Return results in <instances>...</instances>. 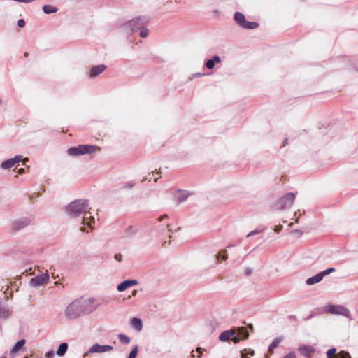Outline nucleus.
<instances>
[{"label": "nucleus", "instance_id": "8fccbe9b", "mask_svg": "<svg viewBox=\"0 0 358 358\" xmlns=\"http://www.w3.org/2000/svg\"><path fill=\"white\" fill-rule=\"evenodd\" d=\"M241 357H242V358H247V357H244V354L243 353L241 354Z\"/></svg>", "mask_w": 358, "mask_h": 358}, {"label": "nucleus", "instance_id": "e433bc0d", "mask_svg": "<svg viewBox=\"0 0 358 358\" xmlns=\"http://www.w3.org/2000/svg\"><path fill=\"white\" fill-rule=\"evenodd\" d=\"M282 229V225H279V226H276L275 228H274V231L276 232V233H279Z\"/></svg>", "mask_w": 358, "mask_h": 358}, {"label": "nucleus", "instance_id": "473e14b6", "mask_svg": "<svg viewBox=\"0 0 358 358\" xmlns=\"http://www.w3.org/2000/svg\"><path fill=\"white\" fill-rule=\"evenodd\" d=\"M55 355V352L52 350L48 351L45 353L46 358H53Z\"/></svg>", "mask_w": 358, "mask_h": 358}, {"label": "nucleus", "instance_id": "423d86ee", "mask_svg": "<svg viewBox=\"0 0 358 358\" xmlns=\"http://www.w3.org/2000/svg\"><path fill=\"white\" fill-rule=\"evenodd\" d=\"M295 194L294 193H288L281 197L277 202V208L280 210H283L290 207L294 200Z\"/></svg>", "mask_w": 358, "mask_h": 358}, {"label": "nucleus", "instance_id": "f8f14e48", "mask_svg": "<svg viewBox=\"0 0 358 358\" xmlns=\"http://www.w3.org/2000/svg\"><path fill=\"white\" fill-rule=\"evenodd\" d=\"M327 358H351L349 353L345 351H341L336 354V348H331L327 352Z\"/></svg>", "mask_w": 358, "mask_h": 358}, {"label": "nucleus", "instance_id": "39448f33", "mask_svg": "<svg viewBox=\"0 0 358 358\" xmlns=\"http://www.w3.org/2000/svg\"><path fill=\"white\" fill-rule=\"evenodd\" d=\"M234 19L237 24L243 29H253L259 25L258 23L246 21L244 15L239 12L234 13Z\"/></svg>", "mask_w": 358, "mask_h": 358}, {"label": "nucleus", "instance_id": "49530a36", "mask_svg": "<svg viewBox=\"0 0 358 358\" xmlns=\"http://www.w3.org/2000/svg\"><path fill=\"white\" fill-rule=\"evenodd\" d=\"M196 351H198L199 352H200V355L201 354V348H196Z\"/></svg>", "mask_w": 358, "mask_h": 358}, {"label": "nucleus", "instance_id": "6e6552de", "mask_svg": "<svg viewBox=\"0 0 358 358\" xmlns=\"http://www.w3.org/2000/svg\"><path fill=\"white\" fill-rule=\"evenodd\" d=\"M21 161L23 162V164H25V162L28 161V159L27 158L22 159V155H16L13 158L8 159L3 162V163L1 165V167L3 169H8L14 166L17 163H19Z\"/></svg>", "mask_w": 358, "mask_h": 358}, {"label": "nucleus", "instance_id": "5701e85b", "mask_svg": "<svg viewBox=\"0 0 358 358\" xmlns=\"http://www.w3.org/2000/svg\"><path fill=\"white\" fill-rule=\"evenodd\" d=\"M68 349V344L66 343H62L59 345L57 350V355L58 356H64L65 353L66 352Z\"/></svg>", "mask_w": 358, "mask_h": 358}, {"label": "nucleus", "instance_id": "f704fd0d", "mask_svg": "<svg viewBox=\"0 0 358 358\" xmlns=\"http://www.w3.org/2000/svg\"><path fill=\"white\" fill-rule=\"evenodd\" d=\"M283 358H296V355L294 352H289Z\"/></svg>", "mask_w": 358, "mask_h": 358}, {"label": "nucleus", "instance_id": "cd10ccee", "mask_svg": "<svg viewBox=\"0 0 358 358\" xmlns=\"http://www.w3.org/2000/svg\"><path fill=\"white\" fill-rule=\"evenodd\" d=\"M138 348L137 345H136L132 350L130 352L129 355V357H131V358H136V356H137V354H138Z\"/></svg>", "mask_w": 358, "mask_h": 358}, {"label": "nucleus", "instance_id": "ea45409f", "mask_svg": "<svg viewBox=\"0 0 358 358\" xmlns=\"http://www.w3.org/2000/svg\"><path fill=\"white\" fill-rule=\"evenodd\" d=\"M80 230H81L82 231H85V232H87V233H88V232H89V231H88L87 229H86L85 227H82L80 228Z\"/></svg>", "mask_w": 358, "mask_h": 358}, {"label": "nucleus", "instance_id": "aec40b11", "mask_svg": "<svg viewBox=\"0 0 358 358\" xmlns=\"http://www.w3.org/2000/svg\"><path fill=\"white\" fill-rule=\"evenodd\" d=\"M221 62V59L220 58L219 56H214L213 57V59H208L206 63V66L209 69H211L214 67L215 66V63L217 62V63H220Z\"/></svg>", "mask_w": 358, "mask_h": 358}, {"label": "nucleus", "instance_id": "9d476101", "mask_svg": "<svg viewBox=\"0 0 358 358\" xmlns=\"http://www.w3.org/2000/svg\"><path fill=\"white\" fill-rule=\"evenodd\" d=\"M34 220L30 217H22L14 221L12 224L13 228L15 230H20L33 223Z\"/></svg>", "mask_w": 358, "mask_h": 358}, {"label": "nucleus", "instance_id": "2f4dec72", "mask_svg": "<svg viewBox=\"0 0 358 358\" xmlns=\"http://www.w3.org/2000/svg\"><path fill=\"white\" fill-rule=\"evenodd\" d=\"M335 271V269L334 268H329L328 269H326L324 270V271H322L320 274L321 275H323V277L324 275H327L332 272H334Z\"/></svg>", "mask_w": 358, "mask_h": 358}, {"label": "nucleus", "instance_id": "f257e3e1", "mask_svg": "<svg viewBox=\"0 0 358 358\" xmlns=\"http://www.w3.org/2000/svg\"><path fill=\"white\" fill-rule=\"evenodd\" d=\"M91 208L90 207L88 201L83 199H77L71 203H70L66 207V212L68 215L71 217H78L82 214H84L82 224L85 226H88L90 229H92V223L94 222V218L88 215H90L91 213L90 210Z\"/></svg>", "mask_w": 358, "mask_h": 358}, {"label": "nucleus", "instance_id": "4468645a", "mask_svg": "<svg viewBox=\"0 0 358 358\" xmlns=\"http://www.w3.org/2000/svg\"><path fill=\"white\" fill-rule=\"evenodd\" d=\"M106 69V66L103 64L93 66L90 71V76L91 78H94L103 72Z\"/></svg>", "mask_w": 358, "mask_h": 358}, {"label": "nucleus", "instance_id": "864d4df0", "mask_svg": "<svg viewBox=\"0 0 358 358\" xmlns=\"http://www.w3.org/2000/svg\"><path fill=\"white\" fill-rule=\"evenodd\" d=\"M292 224H293L292 223H290L289 225V227H292Z\"/></svg>", "mask_w": 358, "mask_h": 358}, {"label": "nucleus", "instance_id": "f03ea898", "mask_svg": "<svg viewBox=\"0 0 358 358\" xmlns=\"http://www.w3.org/2000/svg\"><path fill=\"white\" fill-rule=\"evenodd\" d=\"M93 299H77L71 302L65 309V315L68 319L73 320L83 313H90L95 308L92 306Z\"/></svg>", "mask_w": 358, "mask_h": 358}, {"label": "nucleus", "instance_id": "79ce46f5", "mask_svg": "<svg viewBox=\"0 0 358 358\" xmlns=\"http://www.w3.org/2000/svg\"><path fill=\"white\" fill-rule=\"evenodd\" d=\"M136 294H137V290H134V291L132 292V296H135L136 295Z\"/></svg>", "mask_w": 358, "mask_h": 358}, {"label": "nucleus", "instance_id": "c756f323", "mask_svg": "<svg viewBox=\"0 0 358 358\" xmlns=\"http://www.w3.org/2000/svg\"><path fill=\"white\" fill-rule=\"evenodd\" d=\"M264 229H255V230H253L252 231H250V233L248 234L247 235V237H250V236H252L255 234H259L261 233L262 231H264Z\"/></svg>", "mask_w": 358, "mask_h": 358}, {"label": "nucleus", "instance_id": "4be33fe9", "mask_svg": "<svg viewBox=\"0 0 358 358\" xmlns=\"http://www.w3.org/2000/svg\"><path fill=\"white\" fill-rule=\"evenodd\" d=\"M131 324L135 329L138 331H141L142 329V321L139 318H132L131 320Z\"/></svg>", "mask_w": 358, "mask_h": 358}, {"label": "nucleus", "instance_id": "5fc2aeb1", "mask_svg": "<svg viewBox=\"0 0 358 358\" xmlns=\"http://www.w3.org/2000/svg\"><path fill=\"white\" fill-rule=\"evenodd\" d=\"M2 358H6V357H2Z\"/></svg>", "mask_w": 358, "mask_h": 358}, {"label": "nucleus", "instance_id": "ddd939ff", "mask_svg": "<svg viewBox=\"0 0 358 358\" xmlns=\"http://www.w3.org/2000/svg\"><path fill=\"white\" fill-rule=\"evenodd\" d=\"M138 284V282L136 280H127L119 284L117 289L119 292H123L131 287L137 285Z\"/></svg>", "mask_w": 358, "mask_h": 358}, {"label": "nucleus", "instance_id": "7c9ffc66", "mask_svg": "<svg viewBox=\"0 0 358 358\" xmlns=\"http://www.w3.org/2000/svg\"><path fill=\"white\" fill-rule=\"evenodd\" d=\"M217 258H221L222 260H226L227 259V254L226 250H222L217 256Z\"/></svg>", "mask_w": 358, "mask_h": 358}, {"label": "nucleus", "instance_id": "09e8293b", "mask_svg": "<svg viewBox=\"0 0 358 358\" xmlns=\"http://www.w3.org/2000/svg\"><path fill=\"white\" fill-rule=\"evenodd\" d=\"M248 327H250V329H252V324H250Z\"/></svg>", "mask_w": 358, "mask_h": 358}, {"label": "nucleus", "instance_id": "dca6fc26", "mask_svg": "<svg viewBox=\"0 0 358 358\" xmlns=\"http://www.w3.org/2000/svg\"><path fill=\"white\" fill-rule=\"evenodd\" d=\"M299 352L305 357H309L314 352L313 347L310 345H303L299 348Z\"/></svg>", "mask_w": 358, "mask_h": 358}, {"label": "nucleus", "instance_id": "6ab92c4d", "mask_svg": "<svg viewBox=\"0 0 358 358\" xmlns=\"http://www.w3.org/2000/svg\"><path fill=\"white\" fill-rule=\"evenodd\" d=\"M10 315L9 309L1 303L0 300V318H7Z\"/></svg>", "mask_w": 358, "mask_h": 358}, {"label": "nucleus", "instance_id": "393cba45", "mask_svg": "<svg viewBox=\"0 0 358 358\" xmlns=\"http://www.w3.org/2000/svg\"><path fill=\"white\" fill-rule=\"evenodd\" d=\"M282 338H276L274 339L268 348V352L272 353L273 350L277 348V346L279 345V343L282 341Z\"/></svg>", "mask_w": 358, "mask_h": 358}, {"label": "nucleus", "instance_id": "f3484780", "mask_svg": "<svg viewBox=\"0 0 358 358\" xmlns=\"http://www.w3.org/2000/svg\"><path fill=\"white\" fill-rule=\"evenodd\" d=\"M25 343L26 341L24 339H21L20 341H17L11 350L10 354L13 355L18 352L19 351L22 350Z\"/></svg>", "mask_w": 358, "mask_h": 358}, {"label": "nucleus", "instance_id": "2eb2a0df", "mask_svg": "<svg viewBox=\"0 0 358 358\" xmlns=\"http://www.w3.org/2000/svg\"><path fill=\"white\" fill-rule=\"evenodd\" d=\"M187 198V193L185 191L177 190L174 194V199L178 204L183 202Z\"/></svg>", "mask_w": 358, "mask_h": 358}, {"label": "nucleus", "instance_id": "20e7f679", "mask_svg": "<svg viewBox=\"0 0 358 358\" xmlns=\"http://www.w3.org/2000/svg\"><path fill=\"white\" fill-rule=\"evenodd\" d=\"M148 20L145 17H136L129 22H127L124 26V29H129L131 32L138 31L142 26H144Z\"/></svg>", "mask_w": 358, "mask_h": 358}, {"label": "nucleus", "instance_id": "a211bd4d", "mask_svg": "<svg viewBox=\"0 0 358 358\" xmlns=\"http://www.w3.org/2000/svg\"><path fill=\"white\" fill-rule=\"evenodd\" d=\"M323 278V275L320 273L315 275L311 278H309L306 280V284L308 285H312L315 283L320 282Z\"/></svg>", "mask_w": 358, "mask_h": 358}, {"label": "nucleus", "instance_id": "3c124183", "mask_svg": "<svg viewBox=\"0 0 358 358\" xmlns=\"http://www.w3.org/2000/svg\"><path fill=\"white\" fill-rule=\"evenodd\" d=\"M299 222V217L296 219V222Z\"/></svg>", "mask_w": 358, "mask_h": 358}, {"label": "nucleus", "instance_id": "c03bdc74", "mask_svg": "<svg viewBox=\"0 0 358 358\" xmlns=\"http://www.w3.org/2000/svg\"><path fill=\"white\" fill-rule=\"evenodd\" d=\"M250 272H251V271H250V270L249 268H247V269H246V273H247V275H250Z\"/></svg>", "mask_w": 358, "mask_h": 358}, {"label": "nucleus", "instance_id": "b1692460", "mask_svg": "<svg viewBox=\"0 0 358 358\" xmlns=\"http://www.w3.org/2000/svg\"><path fill=\"white\" fill-rule=\"evenodd\" d=\"M236 335L239 336L240 341L241 339H247L249 334L248 331L245 327H241L238 329V333H236Z\"/></svg>", "mask_w": 358, "mask_h": 358}, {"label": "nucleus", "instance_id": "37998d69", "mask_svg": "<svg viewBox=\"0 0 358 358\" xmlns=\"http://www.w3.org/2000/svg\"><path fill=\"white\" fill-rule=\"evenodd\" d=\"M167 217V215H164L162 217H159V220L161 221L164 217Z\"/></svg>", "mask_w": 358, "mask_h": 358}, {"label": "nucleus", "instance_id": "a878e982", "mask_svg": "<svg viewBox=\"0 0 358 358\" xmlns=\"http://www.w3.org/2000/svg\"><path fill=\"white\" fill-rule=\"evenodd\" d=\"M43 10L46 14H50L57 12V9L51 5H44L43 6Z\"/></svg>", "mask_w": 358, "mask_h": 358}, {"label": "nucleus", "instance_id": "de8ad7c7", "mask_svg": "<svg viewBox=\"0 0 358 358\" xmlns=\"http://www.w3.org/2000/svg\"><path fill=\"white\" fill-rule=\"evenodd\" d=\"M286 144H287V139H285L284 141V145H285Z\"/></svg>", "mask_w": 358, "mask_h": 358}, {"label": "nucleus", "instance_id": "58836bf2", "mask_svg": "<svg viewBox=\"0 0 358 358\" xmlns=\"http://www.w3.org/2000/svg\"><path fill=\"white\" fill-rule=\"evenodd\" d=\"M127 231H128L129 234H131V233L134 232V230L132 227H130L128 228Z\"/></svg>", "mask_w": 358, "mask_h": 358}, {"label": "nucleus", "instance_id": "a18cd8bd", "mask_svg": "<svg viewBox=\"0 0 358 358\" xmlns=\"http://www.w3.org/2000/svg\"><path fill=\"white\" fill-rule=\"evenodd\" d=\"M133 186H134L133 184H131V183H128L127 184V187H129V188H131Z\"/></svg>", "mask_w": 358, "mask_h": 358}, {"label": "nucleus", "instance_id": "0eeeda50", "mask_svg": "<svg viewBox=\"0 0 358 358\" xmlns=\"http://www.w3.org/2000/svg\"><path fill=\"white\" fill-rule=\"evenodd\" d=\"M219 340L222 342L231 340L234 343H238L240 341V338L236 335V331L230 329L222 332L219 336Z\"/></svg>", "mask_w": 358, "mask_h": 358}, {"label": "nucleus", "instance_id": "4c0bfd02", "mask_svg": "<svg viewBox=\"0 0 358 358\" xmlns=\"http://www.w3.org/2000/svg\"><path fill=\"white\" fill-rule=\"evenodd\" d=\"M292 233L298 234L299 235H302L303 232L301 230H294L292 231Z\"/></svg>", "mask_w": 358, "mask_h": 358}, {"label": "nucleus", "instance_id": "c85d7f7f", "mask_svg": "<svg viewBox=\"0 0 358 358\" xmlns=\"http://www.w3.org/2000/svg\"><path fill=\"white\" fill-rule=\"evenodd\" d=\"M140 31V36L142 38H145L148 34V30L144 27V26H142V28H140L138 29Z\"/></svg>", "mask_w": 358, "mask_h": 358}, {"label": "nucleus", "instance_id": "603ef678", "mask_svg": "<svg viewBox=\"0 0 358 358\" xmlns=\"http://www.w3.org/2000/svg\"><path fill=\"white\" fill-rule=\"evenodd\" d=\"M157 180H158V178H155V182H157Z\"/></svg>", "mask_w": 358, "mask_h": 358}, {"label": "nucleus", "instance_id": "1a4fd4ad", "mask_svg": "<svg viewBox=\"0 0 358 358\" xmlns=\"http://www.w3.org/2000/svg\"><path fill=\"white\" fill-rule=\"evenodd\" d=\"M49 280V275L48 271L45 273L38 275L30 280V284L33 287H38L48 282Z\"/></svg>", "mask_w": 358, "mask_h": 358}, {"label": "nucleus", "instance_id": "9b49d317", "mask_svg": "<svg viewBox=\"0 0 358 358\" xmlns=\"http://www.w3.org/2000/svg\"><path fill=\"white\" fill-rule=\"evenodd\" d=\"M113 349V347L110 345H101L99 344H94L88 350L90 353H103L106 352L111 351Z\"/></svg>", "mask_w": 358, "mask_h": 358}, {"label": "nucleus", "instance_id": "7ed1b4c3", "mask_svg": "<svg viewBox=\"0 0 358 358\" xmlns=\"http://www.w3.org/2000/svg\"><path fill=\"white\" fill-rule=\"evenodd\" d=\"M100 150V148L92 145H80L76 147H71L67 152L71 156H78L85 154H91Z\"/></svg>", "mask_w": 358, "mask_h": 358}, {"label": "nucleus", "instance_id": "bb28decb", "mask_svg": "<svg viewBox=\"0 0 358 358\" xmlns=\"http://www.w3.org/2000/svg\"><path fill=\"white\" fill-rule=\"evenodd\" d=\"M118 338L122 343L128 344L130 342V338L124 334H120Z\"/></svg>", "mask_w": 358, "mask_h": 358}, {"label": "nucleus", "instance_id": "c9c22d12", "mask_svg": "<svg viewBox=\"0 0 358 358\" xmlns=\"http://www.w3.org/2000/svg\"><path fill=\"white\" fill-rule=\"evenodd\" d=\"M115 260H117V262H121L122 260V256L120 255V254H116L115 255Z\"/></svg>", "mask_w": 358, "mask_h": 358}, {"label": "nucleus", "instance_id": "72a5a7b5", "mask_svg": "<svg viewBox=\"0 0 358 358\" xmlns=\"http://www.w3.org/2000/svg\"><path fill=\"white\" fill-rule=\"evenodd\" d=\"M17 25L20 27H24L25 26V21L23 19H20L17 22Z\"/></svg>", "mask_w": 358, "mask_h": 358}, {"label": "nucleus", "instance_id": "a19ab883", "mask_svg": "<svg viewBox=\"0 0 358 358\" xmlns=\"http://www.w3.org/2000/svg\"><path fill=\"white\" fill-rule=\"evenodd\" d=\"M24 172V169H22V168H21V169H19V170H18V173L22 174V173H23Z\"/></svg>", "mask_w": 358, "mask_h": 358}, {"label": "nucleus", "instance_id": "412c9836", "mask_svg": "<svg viewBox=\"0 0 358 358\" xmlns=\"http://www.w3.org/2000/svg\"><path fill=\"white\" fill-rule=\"evenodd\" d=\"M327 308L329 312L336 314L343 313V311L345 310L343 307L339 306H330Z\"/></svg>", "mask_w": 358, "mask_h": 358}]
</instances>
